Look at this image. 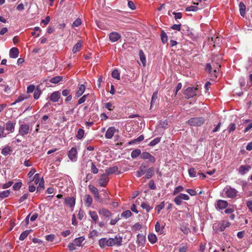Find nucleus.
Segmentation results:
<instances>
[{
    "label": "nucleus",
    "instance_id": "obj_1",
    "mask_svg": "<svg viewBox=\"0 0 252 252\" xmlns=\"http://www.w3.org/2000/svg\"><path fill=\"white\" fill-rule=\"evenodd\" d=\"M230 223L226 220H223L221 223H215L213 225V229L217 232H220L223 231L225 228L230 226Z\"/></svg>",
    "mask_w": 252,
    "mask_h": 252
},
{
    "label": "nucleus",
    "instance_id": "obj_2",
    "mask_svg": "<svg viewBox=\"0 0 252 252\" xmlns=\"http://www.w3.org/2000/svg\"><path fill=\"white\" fill-rule=\"evenodd\" d=\"M226 196L229 198H234L236 196L237 190L230 186H227L224 189Z\"/></svg>",
    "mask_w": 252,
    "mask_h": 252
},
{
    "label": "nucleus",
    "instance_id": "obj_3",
    "mask_svg": "<svg viewBox=\"0 0 252 252\" xmlns=\"http://www.w3.org/2000/svg\"><path fill=\"white\" fill-rule=\"evenodd\" d=\"M204 120L202 118H193L188 121V124L191 126H198L203 124Z\"/></svg>",
    "mask_w": 252,
    "mask_h": 252
},
{
    "label": "nucleus",
    "instance_id": "obj_4",
    "mask_svg": "<svg viewBox=\"0 0 252 252\" xmlns=\"http://www.w3.org/2000/svg\"><path fill=\"white\" fill-rule=\"evenodd\" d=\"M197 89L194 87H188L185 91L184 94L187 98H189L196 95Z\"/></svg>",
    "mask_w": 252,
    "mask_h": 252
},
{
    "label": "nucleus",
    "instance_id": "obj_5",
    "mask_svg": "<svg viewBox=\"0 0 252 252\" xmlns=\"http://www.w3.org/2000/svg\"><path fill=\"white\" fill-rule=\"evenodd\" d=\"M109 244L110 247L113 246H121L122 243V237L119 235H116L114 238H109Z\"/></svg>",
    "mask_w": 252,
    "mask_h": 252
},
{
    "label": "nucleus",
    "instance_id": "obj_6",
    "mask_svg": "<svg viewBox=\"0 0 252 252\" xmlns=\"http://www.w3.org/2000/svg\"><path fill=\"white\" fill-rule=\"evenodd\" d=\"M89 188L94 194V199L99 202H102V199L99 195L97 189L93 186H89Z\"/></svg>",
    "mask_w": 252,
    "mask_h": 252
},
{
    "label": "nucleus",
    "instance_id": "obj_7",
    "mask_svg": "<svg viewBox=\"0 0 252 252\" xmlns=\"http://www.w3.org/2000/svg\"><path fill=\"white\" fill-rule=\"evenodd\" d=\"M30 130V126L27 124H22L19 128V133L24 136L27 135Z\"/></svg>",
    "mask_w": 252,
    "mask_h": 252
},
{
    "label": "nucleus",
    "instance_id": "obj_8",
    "mask_svg": "<svg viewBox=\"0 0 252 252\" xmlns=\"http://www.w3.org/2000/svg\"><path fill=\"white\" fill-rule=\"evenodd\" d=\"M68 158L72 161H76L77 158V151L76 148L72 147L68 153Z\"/></svg>",
    "mask_w": 252,
    "mask_h": 252
},
{
    "label": "nucleus",
    "instance_id": "obj_9",
    "mask_svg": "<svg viewBox=\"0 0 252 252\" xmlns=\"http://www.w3.org/2000/svg\"><path fill=\"white\" fill-rule=\"evenodd\" d=\"M108 175L105 173L102 174L100 176V179L98 181V184L101 187H105L108 181L109 178L108 177Z\"/></svg>",
    "mask_w": 252,
    "mask_h": 252
},
{
    "label": "nucleus",
    "instance_id": "obj_10",
    "mask_svg": "<svg viewBox=\"0 0 252 252\" xmlns=\"http://www.w3.org/2000/svg\"><path fill=\"white\" fill-rule=\"evenodd\" d=\"M98 212L99 215L106 218H109L111 217L112 215V214L109 210L104 208H101L99 209L98 211Z\"/></svg>",
    "mask_w": 252,
    "mask_h": 252
},
{
    "label": "nucleus",
    "instance_id": "obj_11",
    "mask_svg": "<svg viewBox=\"0 0 252 252\" xmlns=\"http://www.w3.org/2000/svg\"><path fill=\"white\" fill-rule=\"evenodd\" d=\"M220 67V64H219L218 63H216V64H215V63H212V64H211L210 63L207 64L206 70L208 72L210 73L212 70L213 69L214 71L215 72H216L217 69H219Z\"/></svg>",
    "mask_w": 252,
    "mask_h": 252
},
{
    "label": "nucleus",
    "instance_id": "obj_12",
    "mask_svg": "<svg viewBox=\"0 0 252 252\" xmlns=\"http://www.w3.org/2000/svg\"><path fill=\"white\" fill-rule=\"evenodd\" d=\"M117 129L113 126L109 127L105 133V137L107 139H111Z\"/></svg>",
    "mask_w": 252,
    "mask_h": 252
},
{
    "label": "nucleus",
    "instance_id": "obj_13",
    "mask_svg": "<svg viewBox=\"0 0 252 252\" xmlns=\"http://www.w3.org/2000/svg\"><path fill=\"white\" fill-rule=\"evenodd\" d=\"M61 97V94L59 91L54 92L50 96V99L53 102H58Z\"/></svg>",
    "mask_w": 252,
    "mask_h": 252
},
{
    "label": "nucleus",
    "instance_id": "obj_14",
    "mask_svg": "<svg viewBox=\"0 0 252 252\" xmlns=\"http://www.w3.org/2000/svg\"><path fill=\"white\" fill-rule=\"evenodd\" d=\"M228 205L226 201L223 200H219L217 201L216 204V208L220 210L225 209Z\"/></svg>",
    "mask_w": 252,
    "mask_h": 252
},
{
    "label": "nucleus",
    "instance_id": "obj_15",
    "mask_svg": "<svg viewBox=\"0 0 252 252\" xmlns=\"http://www.w3.org/2000/svg\"><path fill=\"white\" fill-rule=\"evenodd\" d=\"M16 123L11 121H8L6 123V130L9 133H12L14 131Z\"/></svg>",
    "mask_w": 252,
    "mask_h": 252
},
{
    "label": "nucleus",
    "instance_id": "obj_16",
    "mask_svg": "<svg viewBox=\"0 0 252 252\" xmlns=\"http://www.w3.org/2000/svg\"><path fill=\"white\" fill-rule=\"evenodd\" d=\"M121 37V34L117 32H112L109 34V39L112 42L118 41Z\"/></svg>",
    "mask_w": 252,
    "mask_h": 252
},
{
    "label": "nucleus",
    "instance_id": "obj_17",
    "mask_svg": "<svg viewBox=\"0 0 252 252\" xmlns=\"http://www.w3.org/2000/svg\"><path fill=\"white\" fill-rule=\"evenodd\" d=\"M99 245L101 248H104L106 246L110 247L109 244V239H107L105 238L100 239L99 241Z\"/></svg>",
    "mask_w": 252,
    "mask_h": 252
},
{
    "label": "nucleus",
    "instance_id": "obj_18",
    "mask_svg": "<svg viewBox=\"0 0 252 252\" xmlns=\"http://www.w3.org/2000/svg\"><path fill=\"white\" fill-rule=\"evenodd\" d=\"M84 201L85 206L87 207H89L91 206L93 202V198L91 195L86 194L84 196Z\"/></svg>",
    "mask_w": 252,
    "mask_h": 252
},
{
    "label": "nucleus",
    "instance_id": "obj_19",
    "mask_svg": "<svg viewBox=\"0 0 252 252\" xmlns=\"http://www.w3.org/2000/svg\"><path fill=\"white\" fill-rule=\"evenodd\" d=\"M19 55V50L17 48L13 47L9 51V57L11 58H16Z\"/></svg>",
    "mask_w": 252,
    "mask_h": 252
},
{
    "label": "nucleus",
    "instance_id": "obj_20",
    "mask_svg": "<svg viewBox=\"0 0 252 252\" xmlns=\"http://www.w3.org/2000/svg\"><path fill=\"white\" fill-rule=\"evenodd\" d=\"M251 168V167L249 165H242L239 167V172L242 174H245L247 171H248Z\"/></svg>",
    "mask_w": 252,
    "mask_h": 252
},
{
    "label": "nucleus",
    "instance_id": "obj_21",
    "mask_svg": "<svg viewBox=\"0 0 252 252\" xmlns=\"http://www.w3.org/2000/svg\"><path fill=\"white\" fill-rule=\"evenodd\" d=\"M85 91V87L84 85H80L78 87V89L76 92V95L77 97H79L83 94Z\"/></svg>",
    "mask_w": 252,
    "mask_h": 252
},
{
    "label": "nucleus",
    "instance_id": "obj_22",
    "mask_svg": "<svg viewBox=\"0 0 252 252\" xmlns=\"http://www.w3.org/2000/svg\"><path fill=\"white\" fill-rule=\"evenodd\" d=\"M65 202L66 205L70 207H72L75 205V199L74 197H68L65 199Z\"/></svg>",
    "mask_w": 252,
    "mask_h": 252
},
{
    "label": "nucleus",
    "instance_id": "obj_23",
    "mask_svg": "<svg viewBox=\"0 0 252 252\" xmlns=\"http://www.w3.org/2000/svg\"><path fill=\"white\" fill-rule=\"evenodd\" d=\"M118 171V168L117 166H113L105 170V173L108 176L111 174L115 173Z\"/></svg>",
    "mask_w": 252,
    "mask_h": 252
},
{
    "label": "nucleus",
    "instance_id": "obj_24",
    "mask_svg": "<svg viewBox=\"0 0 252 252\" xmlns=\"http://www.w3.org/2000/svg\"><path fill=\"white\" fill-rule=\"evenodd\" d=\"M85 240V238L83 237H80L74 239V243L76 246L80 247L82 246V243Z\"/></svg>",
    "mask_w": 252,
    "mask_h": 252
},
{
    "label": "nucleus",
    "instance_id": "obj_25",
    "mask_svg": "<svg viewBox=\"0 0 252 252\" xmlns=\"http://www.w3.org/2000/svg\"><path fill=\"white\" fill-rule=\"evenodd\" d=\"M149 241L152 244L155 243L157 241V237L154 233H150L148 236Z\"/></svg>",
    "mask_w": 252,
    "mask_h": 252
},
{
    "label": "nucleus",
    "instance_id": "obj_26",
    "mask_svg": "<svg viewBox=\"0 0 252 252\" xmlns=\"http://www.w3.org/2000/svg\"><path fill=\"white\" fill-rule=\"evenodd\" d=\"M89 215H90L91 219L95 222H96L97 221V220H98V216L96 212L94 211H91L89 212Z\"/></svg>",
    "mask_w": 252,
    "mask_h": 252
},
{
    "label": "nucleus",
    "instance_id": "obj_27",
    "mask_svg": "<svg viewBox=\"0 0 252 252\" xmlns=\"http://www.w3.org/2000/svg\"><path fill=\"white\" fill-rule=\"evenodd\" d=\"M82 47V43L80 41L78 42L73 47L72 52L76 53L80 50Z\"/></svg>",
    "mask_w": 252,
    "mask_h": 252
},
{
    "label": "nucleus",
    "instance_id": "obj_28",
    "mask_svg": "<svg viewBox=\"0 0 252 252\" xmlns=\"http://www.w3.org/2000/svg\"><path fill=\"white\" fill-rule=\"evenodd\" d=\"M63 79V77L60 76H55L51 78L49 80L50 82L54 84H57L60 82Z\"/></svg>",
    "mask_w": 252,
    "mask_h": 252
},
{
    "label": "nucleus",
    "instance_id": "obj_29",
    "mask_svg": "<svg viewBox=\"0 0 252 252\" xmlns=\"http://www.w3.org/2000/svg\"><path fill=\"white\" fill-rule=\"evenodd\" d=\"M141 155V151L140 149H135L132 151L131 153V157L132 158H135Z\"/></svg>",
    "mask_w": 252,
    "mask_h": 252
},
{
    "label": "nucleus",
    "instance_id": "obj_30",
    "mask_svg": "<svg viewBox=\"0 0 252 252\" xmlns=\"http://www.w3.org/2000/svg\"><path fill=\"white\" fill-rule=\"evenodd\" d=\"M164 226L160 227V224L159 222H157L155 224V230L156 232L159 233L160 234H162L163 233V230L164 228Z\"/></svg>",
    "mask_w": 252,
    "mask_h": 252
},
{
    "label": "nucleus",
    "instance_id": "obj_31",
    "mask_svg": "<svg viewBox=\"0 0 252 252\" xmlns=\"http://www.w3.org/2000/svg\"><path fill=\"white\" fill-rule=\"evenodd\" d=\"M239 6L240 14L241 16L244 17L245 14L246 6L243 2H240Z\"/></svg>",
    "mask_w": 252,
    "mask_h": 252
},
{
    "label": "nucleus",
    "instance_id": "obj_32",
    "mask_svg": "<svg viewBox=\"0 0 252 252\" xmlns=\"http://www.w3.org/2000/svg\"><path fill=\"white\" fill-rule=\"evenodd\" d=\"M112 76L113 78L119 80L120 79V74L118 70L114 69L112 72Z\"/></svg>",
    "mask_w": 252,
    "mask_h": 252
},
{
    "label": "nucleus",
    "instance_id": "obj_33",
    "mask_svg": "<svg viewBox=\"0 0 252 252\" xmlns=\"http://www.w3.org/2000/svg\"><path fill=\"white\" fill-rule=\"evenodd\" d=\"M31 230H26L25 231L23 232L19 237V240L23 241L30 234Z\"/></svg>",
    "mask_w": 252,
    "mask_h": 252
},
{
    "label": "nucleus",
    "instance_id": "obj_34",
    "mask_svg": "<svg viewBox=\"0 0 252 252\" xmlns=\"http://www.w3.org/2000/svg\"><path fill=\"white\" fill-rule=\"evenodd\" d=\"M10 190H6L0 192V197L2 199L8 197L10 194Z\"/></svg>",
    "mask_w": 252,
    "mask_h": 252
},
{
    "label": "nucleus",
    "instance_id": "obj_35",
    "mask_svg": "<svg viewBox=\"0 0 252 252\" xmlns=\"http://www.w3.org/2000/svg\"><path fill=\"white\" fill-rule=\"evenodd\" d=\"M139 54V57H140V61L142 63L143 65L144 66H145L146 60V58H145V56L143 52L142 51H140Z\"/></svg>",
    "mask_w": 252,
    "mask_h": 252
},
{
    "label": "nucleus",
    "instance_id": "obj_36",
    "mask_svg": "<svg viewBox=\"0 0 252 252\" xmlns=\"http://www.w3.org/2000/svg\"><path fill=\"white\" fill-rule=\"evenodd\" d=\"M7 134L8 133L5 132L4 127L0 126V139L6 137Z\"/></svg>",
    "mask_w": 252,
    "mask_h": 252
},
{
    "label": "nucleus",
    "instance_id": "obj_37",
    "mask_svg": "<svg viewBox=\"0 0 252 252\" xmlns=\"http://www.w3.org/2000/svg\"><path fill=\"white\" fill-rule=\"evenodd\" d=\"M84 135V130L82 128H80L78 130L77 133L76 134V137L78 139H81Z\"/></svg>",
    "mask_w": 252,
    "mask_h": 252
},
{
    "label": "nucleus",
    "instance_id": "obj_38",
    "mask_svg": "<svg viewBox=\"0 0 252 252\" xmlns=\"http://www.w3.org/2000/svg\"><path fill=\"white\" fill-rule=\"evenodd\" d=\"M154 171V170L153 168H150L149 169H148L146 172V178L147 179L151 178L153 175Z\"/></svg>",
    "mask_w": 252,
    "mask_h": 252
},
{
    "label": "nucleus",
    "instance_id": "obj_39",
    "mask_svg": "<svg viewBox=\"0 0 252 252\" xmlns=\"http://www.w3.org/2000/svg\"><path fill=\"white\" fill-rule=\"evenodd\" d=\"M141 207L144 209H145L147 212H149L152 208V207H150L149 204L146 202H143L141 205Z\"/></svg>",
    "mask_w": 252,
    "mask_h": 252
},
{
    "label": "nucleus",
    "instance_id": "obj_40",
    "mask_svg": "<svg viewBox=\"0 0 252 252\" xmlns=\"http://www.w3.org/2000/svg\"><path fill=\"white\" fill-rule=\"evenodd\" d=\"M164 202H162L156 207L155 209L157 211L158 213H159L160 210L164 208Z\"/></svg>",
    "mask_w": 252,
    "mask_h": 252
},
{
    "label": "nucleus",
    "instance_id": "obj_41",
    "mask_svg": "<svg viewBox=\"0 0 252 252\" xmlns=\"http://www.w3.org/2000/svg\"><path fill=\"white\" fill-rule=\"evenodd\" d=\"M10 151V147L6 146L2 149L1 154L4 156H7L9 154Z\"/></svg>",
    "mask_w": 252,
    "mask_h": 252
},
{
    "label": "nucleus",
    "instance_id": "obj_42",
    "mask_svg": "<svg viewBox=\"0 0 252 252\" xmlns=\"http://www.w3.org/2000/svg\"><path fill=\"white\" fill-rule=\"evenodd\" d=\"M131 216V213L129 210H126L124 212H123L121 216L125 218H128L130 217Z\"/></svg>",
    "mask_w": 252,
    "mask_h": 252
},
{
    "label": "nucleus",
    "instance_id": "obj_43",
    "mask_svg": "<svg viewBox=\"0 0 252 252\" xmlns=\"http://www.w3.org/2000/svg\"><path fill=\"white\" fill-rule=\"evenodd\" d=\"M27 97L25 96L24 94L20 95L15 101V102L13 103V104H16L17 103L21 102L25 100Z\"/></svg>",
    "mask_w": 252,
    "mask_h": 252
},
{
    "label": "nucleus",
    "instance_id": "obj_44",
    "mask_svg": "<svg viewBox=\"0 0 252 252\" xmlns=\"http://www.w3.org/2000/svg\"><path fill=\"white\" fill-rule=\"evenodd\" d=\"M184 190V188L181 186H177L174 189L173 195H176L178 193Z\"/></svg>",
    "mask_w": 252,
    "mask_h": 252
},
{
    "label": "nucleus",
    "instance_id": "obj_45",
    "mask_svg": "<svg viewBox=\"0 0 252 252\" xmlns=\"http://www.w3.org/2000/svg\"><path fill=\"white\" fill-rule=\"evenodd\" d=\"M143 139H144V136L143 135H140L138 137H137L136 139H135L133 141L129 142V144H131L132 143H134L136 142H139L143 141Z\"/></svg>",
    "mask_w": 252,
    "mask_h": 252
},
{
    "label": "nucleus",
    "instance_id": "obj_46",
    "mask_svg": "<svg viewBox=\"0 0 252 252\" xmlns=\"http://www.w3.org/2000/svg\"><path fill=\"white\" fill-rule=\"evenodd\" d=\"M160 138L157 137V138L154 139V140H152L150 142L149 145L151 146H154L156 145V144H157L158 143L160 142Z\"/></svg>",
    "mask_w": 252,
    "mask_h": 252
},
{
    "label": "nucleus",
    "instance_id": "obj_47",
    "mask_svg": "<svg viewBox=\"0 0 252 252\" xmlns=\"http://www.w3.org/2000/svg\"><path fill=\"white\" fill-rule=\"evenodd\" d=\"M198 8L196 6H190L186 8V11H196Z\"/></svg>",
    "mask_w": 252,
    "mask_h": 252
},
{
    "label": "nucleus",
    "instance_id": "obj_48",
    "mask_svg": "<svg viewBox=\"0 0 252 252\" xmlns=\"http://www.w3.org/2000/svg\"><path fill=\"white\" fill-rule=\"evenodd\" d=\"M158 98V91H156L153 93L151 100V106L155 102L157 99Z\"/></svg>",
    "mask_w": 252,
    "mask_h": 252
},
{
    "label": "nucleus",
    "instance_id": "obj_49",
    "mask_svg": "<svg viewBox=\"0 0 252 252\" xmlns=\"http://www.w3.org/2000/svg\"><path fill=\"white\" fill-rule=\"evenodd\" d=\"M189 174L190 177H195L196 176V171L193 168H190L189 170Z\"/></svg>",
    "mask_w": 252,
    "mask_h": 252
},
{
    "label": "nucleus",
    "instance_id": "obj_50",
    "mask_svg": "<svg viewBox=\"0 0 252 252\" xmlns=\"http://www.w3.org/2000/svg\"><path fill=\"white\" fill-rule=\"evenodd\" d=\"M41 94V91L39 89H36L34 91L33 97L35 99L39 98Z\"/></svg>",
    "mask_w": 252,
    "mask_h": 252
},
{
    "label": "nucleus",
    "instance_id": "obj_51",
    "mask_svg": "<svg viewBox=\"0 0 252 252\" xmlns=\"http://www.w3.org/2000/svg\"><path fill=\"white\" fill-rule=\"evenodd\" d=\"M161 39L163 43H165L167 41V36L164 32H162L161 34Z\"/></svg>",
    "mask_w": 252,
    "mask_h": 252
},
{
    "label": "nucleus",
    "instance_id": "obj_52",
    "mask_svg": "<svg viewBox=\"0 0 252 252\" xmlns=\"http://www.w3.org/2000/svg\"><path fill=\"white\" fill-rule=\"evenodd\" d=\"M40 178L39 174H36L34 176L33 181L35 184L37 185L40 182Z\"/></svg>",
    "mask_w": 252,
    "mask_h": 252
},
{
    "label": "nucleus",
    "instance_id": "obj_53",
    "mask_svg": "<svg viewBox=\"0 0 252 252\" xmlns=\"http://www.w3.org/2000/svg\"><path fill=\"white\" fill-rule=\"evenodd\" d=\"M81 20L80 18H77L72 24V26L74 27H77L80 26L81 24Z\"/></svg>",
    "mask_w": 252,
    "mask_h": 252
},
{
    "label": "nucleus",
    "instance_id": "obj_54",
    "mask_svg": "<svg viewBox=\"0 0 252 252\" xmlns=\"http://www.w3.org/2000/svg\"><path fill=\"white\" fill-rule=\"evenodd\" d=\"M21 186H22V183L21 182H18V183H15L13 185V189L15 190H18L19 189H20L21 188Z\"/></svg>",
    "mask_w": 252,
    "mask_h": 252
},
{
    "label": "nucleus",
    "instance_id": "obj_55",
    "mask_svg": "<svg viewBox=\"0 0 252 252\" xmlns=\"http://www.w3.org/2000/svg\"><path fill=\"white\" fill-rule=\"evenodd\" d=\"M150 154L148 152H143L140 155V158L144 159H148Z\"/></svg>",
    "mask_w": 252,
    "mask_h": 252
},
{
    "label": "nucleus",
    "instance_id": "obj_56",
    "mask_svg": "<svg viewBox=\"0 0 252 252\" xmlns=\"http://www.w3.org/2000/svg\"><path fill=\"white\" fill-rule=\"evenodd\" d=\"M43 188H44V181L42 179H41L40 182L38 184V186L37 188V190L39 191L41 189H43Z\"/></svg>",
    "mask_w": 252,
    "mask_h": 252
},
{
    "label": "nucleus",
    "instance_id": "obj_57",
    "mask_svg": "<svg viewBox=\"0 0 252 252\" xmlns=\"http://www.w3.org/2000/svg\"><path fill=\"white\" fill-rule=\"evenodd\" d=\"M91 171L94 174H96L98 172V169L96 167L93 162H92Z\"/></svg>",
    "mask_w": 252,
    "mask_h": 252
},
{
    "label": "nucleus",
    "instance_id": "obj_58",
    "mask_svg": "<svg viewBox=\"0 0 252 252\" xmlns=\"http://www.w3.org/2000/svg\"><path fill=\"white\" fill-rule=\"evenodd\" d=\"M89 94H85V95H84L82 97H81L78 100V104H82L83 103V102H84L86 100V98L87 97V96H88Z\"/></svg>",
    "mask_w": 252,
    "mask_h": 252
},
{
    "label": "nucleus",
    "instance_id": "obj_59",
    "mask_svg": "<svg viewBox=\"0 0 252 252\" xmlns=\"http://www.w3.org/2000/svg\"><path fill=\"white\" fill-rule=\"evenodd\" d=\"M174 202L177 205H180L182 204V200L178 195L174 198Z\"/></svg>",
    "mask_w": 252,
    "mask_h": 252
},
{
    "label": "nucleus",
    "instance_id": "obj_60",
    "mask_svg": "<svg viewBox=\"0 0 252 252\" xmlns=\"http://www.w3.org/2000/svg\"><path fill=\"white\" fill-rule=\"evenodd\" d=\"M178 196L182 200H188L189 199V196L186 194L180 193Z\"/></svg>",
    "mask_w": 252,
    "mask_h": 252
},
{
    "label": "nucleus",
    "instance_id": "obj_61",
    "mask_svg": "<svg viewBox=\"0 0 252 252\" xmlns=\"http://www.w3.org/2000/svg\"><path fill=\"white\" fill-rule=\"evenodd\" d=\"M236 128L235 125L233 123L231 124L228 127V130L229 133L235 130Z\"/></svg>",
    "mask_w": 252,
    "mask_h": 252
},
{
    "label": "nucleus",
    "instance_id": "obj_62",
    "mask_svg": "<svg viewBox=\"0 0 252 252\" xmlns=\"http://www.w3.org/2000/svg\"><path fill=\"white\" fill-rule=\"evenodd\" d=\"M28 193H25L23 194L19 199V202L21 203L27 199L28 197Z\"/></svg>",
    "mask_w": 252,
    "mask_h": 252
},
{
    "label": "nucleus",
    "instance_id": "obj_63",
    "mask_svg": "<svg viewBox=\"0 0 252 252\" xmlns=\"http://www.w3.org/2000/svg\"><path fill=\"white\" fill-rule=\"evenodd\" d=\"M142 228V225L139 223H136L132 226V229L133 230H140Z\"/></svg>",
    "mask_w": 252,
    "mask_h": 252
},
{
    "label": "nucleus",
    "instance_id": "obj_64",
    "mask_svg": "<svg viewBox=\"0 0 252 252\" xmlns=\"http://www.w3.org/2000/svg\"><path fill=\"white\" fill-rule=\"evenodd\" d=\"M247 206L249 210L252 212V200H249L247 202Z\"/></svg>",
    "mask_w": 252,
    "mask_h": 252
}]
</instances>
